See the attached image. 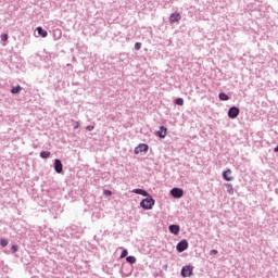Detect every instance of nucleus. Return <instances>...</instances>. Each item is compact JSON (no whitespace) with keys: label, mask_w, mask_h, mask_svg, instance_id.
Instances as JSON below:
<instances>
[{"label":"nucleus","mask_w":278,"mask_h":278,"mask_svg":"<svg viewBox=\"0 0 278 278\" xmlns=\"http://www.w3.org/2000/svg\"><path fill=\"white\" fill-rule=\"evenodd\" d=\"M142 49V42L135 43V51H140Z\"/></svg>","instance_id":"obj_21"},{"label":"nucleus","mask_w":278,"mask_h":278,"mask_svg":"<svg viewBox=\"0 0 278 278\" xmlns=\"http://www.w3.org/2000/svg\"><path fill=\"white\" fill-rule=\"evenodd\" d=\"M8 244H10V241L8 239L5 238L0 239V245L2 247V249H5Z\"/></svg>","instance_id":"obj_18"},{"label":"nucleus","mask_w":278,"mask_h":278,"mask_svg":"<svg viewBox=\"0 0 278 278\" xmlns=\"http://www.w3.org/2000/svg\"><path fill=\"white\" fill-rule=\"evenodd\" d=\"M274 153H278V144L274 148Z\"/></svg>","instance_id":"obj_29"},{"label":"nucleus","mask_w":278,"mask_h":278,"mask_svg":"<svg viewBox=\"0 0 278 278\" xmlns=\"http://www.w3.org/2000/svg\"><path fill=\"white\" fill-rule=\"evenodd\" d=\"M94 129V126H92V125H88L87 127H86V130L87 131H92Z\"/></svg>","instance_id":"obj_25"},{"label":"nucleus","mask_w":278,"mask_h":278,"mask_svg":"<svg viewBox=\"0 0 278 278\" xmlns=\"http://www.w3.org/2000/svg\"><path fill=\"white\" fill-rule=\"evenodd\" d=\"M170 194L174 199H181V197H184V189L178 188V187H174L170 190Z\"/></svg>","instance_id":"obj_5"},{"label":"nucleus","mask_w":278,"mask_h":278,"mask_svg":"<svg viewBox=\"0 0 278 278\" xmlns=\"http://www.w3.org/2000/svg\"><path fill=\"white\" fill-rule=\"evenodd\" d=\"M218 99H219V101H229V97L225 92H220L218 94Z\"/></svg>","instance_id":"obj_16"},{"label":"nucleus","mask_w":278,"mask_h":278,"mask_svg":"<svg viewBox=\"0 0 278 278\" xmlns=\"http://www.w3.org/2000/svg\"><path fill=\"white\" fill-rule=\"evenodd\" d=\"M181 21V14L179 12H174L169 16V23H179Z\"/></svg>","instance_id":"obj_10"},{"label":"nucleus","mask_w":278,"mask_h":278,"mask_svg":"<svg viewBox=\"0 0 278 278\" xmlns=\"http://www.w3.org/2000/svg\"><path fill=\"white\" fill-rule=\"evenodd\" d=\"M54 170L60 175V173H63L64 165L62 164V160L55 159L54 160Z\"/></svg>","instance_id":"obj_7"},{"label":"nucleus","mask_w":278,"mask_h":278,"mask_svg":"<svg viewBox=\"0 0 278 278\" xmlns=\"http://www.w3.org/2000/svg\"><path fill=\"white\" fill-rule=\"evenodd\" d=\"M11 251H12V253H16V252L18 251V245L13 244V245L11 247Z\"/></svg>","instance_id":"obj_23"},{"label":"nucleus","mask_w":278,"mask_h":278,"mask_svg":"<svg viewBox=\"0 0 278 278\" xmlns=\"http://www.w3.org/2000/svg\"><path fill=\"white\" fill-rule=\"evenodd\" d=\"M166 134H168V128L161 126L160 130L155 132V136H157V138H166Z\"/></svg>","instance_id":"obj_9"},{"label":"nucleus","mask_w":278,"mask_h":278,"mask_svg":"<svg viewBox=\"0 0 278 278\" xmlns=\"http://www.w3.org/2000/svg\"><path fill=\"white\" fill-rule=\"evenodd\" d=\"M135 194H140L141 197H149V192L144 189H134Z\"/></svg>","instance_id":"obj_13"},{"label":"nucleus","mask_w":278,"mask_h":278,"mask_svg":"<svg viewBox=\"0 0 278 278\" xmlns=\"http://www.w3.org/2000/svg\"><path fill=\"white\" fill-rule=\"evenodd\" d=\"M23 90V87H21V85H17L16 87H13L11 89V93L12 94H21V91Z\"/></svg>","instance_id":"obj_14"},{"label":"nucleus","mask_w":278,"mask_h":278,"mask_svg":"<svg viewBox=\"0 0 278 278\" xmlns=\"http://www.w3.org/2000/svg\"><path fill=\"white\" fill-rule=\"evenodd\" d=\"M149 151V144L140 143L138 147L135 148V154L138 155L139 153H147Z\"/></svg>","instance_id":"obj_6"},{"label":"nucleus","mask_w":278,"mask_h":278,"mask_svg":"<svg viewBox=\"0 0 278 278\" xmlns=\"http://www.w3.org/2000/svg\"><path fill=\"white\" fill-rule=\"evenodd\" d=\"M169 233H173L174 236H179V231H181V227L177 224H172L168 226Z\"/></svg>","instance_id":"obj_8"},{"label":"nucleus","mask_w":278,"mask_h":278,"mask_svg":"<svg viewBox=\"0 0 278 278\" xmlns=\"http://www.w3.org/2000/svg\"><path fill=\"white\" fill-rule=\"evenodd\" d=\"M225 187H226L228 194H233V185L226 184Z\"/></svg>","instance_id":"obj_17"},{"label":"nucleus","mask_w":278,"mask_h":278,"mask_svg":"<svg viewBox=\"0 0 278 278\" xmlns=\"http://www.w3.org/2000/svg\"><path fill=\"white\" fill-rule=\"evenodd\" d=\"M210 254L211 255H218V250H211Z\"/></svg>","instance_id":"obj_26"},{"label":"nucleus","mask_w":278,"mask_h":278,"mask_svg":"<svg viewBox=\"0 0 278 278\" xmlns=\"http://www.w3.org/2000/svg\"><path fill=\"white\" fill-rule=\"evenodd\" d=\"M240 116V109L238 106H231L228 110V118H238Z\"/></svg>","instance_id":"obj_4"},{"label":"nucleus","mask_w":278,"mask_h":278,"mask_svg":"<svg viewBox=\"0 0 278 278\" xmlns=\"http://www.w3.org/2000/svg\"><path fill=\"white\" fill-rule=\"evenodd\" d=\"M74 129H79V122L74 123Z\"/></svg>","instance_id":"obj_27"},{"label":"nucleus","mask_w":278,"mask_h":278,"mask_svg":"<svg viewBox=\"0 0 278 278\" xmlns=\"http://www.w3.org/2000/svg\"><path fill=\"white\" fill-rule=\"evenodd\" d=\"M127 255H129V251H127V249H124L119 255V260L127 257Z\"/></svg>","instance_id":"obj_20"},{"label":"nucleus","mask_w":278,"mask_h":278,"mask_svg":"<svg viewBox=\"0 0 278 278\" xmlns=\"http://www.w3.org/2000/svg\"><path fill=\"white\" fill-rule=\"evenodd\" d=\"M153 205H155V199L151 194L146 195V199L140 202L142 210H153Z\"/></svg>","instance_id":"obj_1"},{"label":"nucleus","mask_w":278,"mask_h":278,"mask_svg":"<svg viewBox=\"0 0 278 278\" xmlns=\"http://www.w3.org/2000/svg\"><path fill=\"white\" fill-rule=\"evenodd\" d=\"M104 194H109V197H111L112 191H110V190H104Z\"/></svg>","instance_id":"obj_28"},{"label":"nucleus","mask_w":278,"mask_h":278,"mask_svg":"<svg viewBox=\"0 0 278 278\" xmlns=\"http://www.w3.org/2000/svg\"><path fill=\"white\" fill-rule=\"evenodd\" d=\"M223 179H225V181H233V176H231V169L223 172Z\"/></svg>","instance_id":"obj_11"},{"label":"nucleus","mask_w":278,"mask_h":278,"mask_svg":"<svg viewBox=\"0 0 278 278\" xmlns=\"http://www.w3.org/2000/svg\"><path fill=\"white\" fill-rule=\"evenodd\" d=\"M1 40H2V42H8V34H2Z\"/></svg>","instance_id":"obj_24"},{"label":"nucleus","mask_w":278,"mask_h":278,"mask_svg":"<svg viewBox=\"0 0 278 278\" xmlns=\"http://www.w3.org/2000/svg\"><path fill=\"white\" fill-rule=\"evenodd\" d=\"M188 247H189V243H188V240L186 239H182L181 241H179L176 245V251L178 253H184V251H188Z\"/></svg>","instance_id":"obj_3"},{"label":"nucleus","mask_w":278,"mask_h":278,"mask_svg":"<svg viewBox=\"0 0 278 278\" xmlns=\"http://www.w3.org/2000/svg\"><path fill=\"white\" fill-rule=\"evenodd\" d=\"M37 34L38 36H41V38H47L49 36V33L42 28V26L37 27Z\"/></svg>","instance_id":"obj_12"},{"label":"nucleus","mask_w":278,"mask_h":278,"mask_svg":"<svg viewBox=\"0 0 278 278\" xmlns=\"http://www.w3.org/2000/svg\"><path fill=\"white\" fill-rule=\"evenodd\" d=\"M181 277H192L194 275V266L192 265H185L180 271Z\"/></svg>","instance_id":"obj_2"},{"label":"nucleus","mask_w":278,"mask_h":278,"mask_svg":"<svg viewBox=\"0 0 278 278\" xmlns=\"http://www.w3.org/2000/svg\"><path fill=\"white\" fill-rule=\"evenodd\" d=\"M39 156L41 157V160H49V157H51V152H49V151H41Z\"/></svg>","instance_id":"obj_15"},{"label":"nucleus","mask_w":278,"mask_h":278,"mask_svg":"<svg viewBox=\"0 0 278 278\" xmlns=\"http://www.w3.org/2000/svg\"><path fill=\"white\" fill-rule=\"evenodd\" d=\"M126 262L128 264H136V262H137L136 256H131V255L126 256Z\"/></svg>","instance_id":"obj_19"},{"label":"nucleus","mask_w":278,"mask_h":278,"mask_svg":"<svg viewBox=\"0 0 278 278\" xmlns=\"http://www.w3.org/2000/svg\"><path fill=\"white\" fill-rule=\"evenodd\" d=\"M176 105H184V98H177L175 100Z\"/></svg>","instance_id":"obj_22"}]
</instances>
